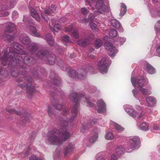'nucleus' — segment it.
Returning a JSON list of instances; mask_svg holds the SVG:
<instances>
[{"mask_svg": "<svg viewBox=\"0 0 160 160\" xmlns=\"http://www.w3.org/2000/svg\"><path fill=\"white\" fill-rule=\"evenodd\" d=\"M3 52L4 55L0 60L3 65L8 64L14 66L17 64L25 68L27 65H31L34 61L32 58L26 56L22 46L17 42L13 43V47L8 48V52L7 49H4Z\"/></svg>", "mask_w": 160, "mask_h": 160, "instance_id": "obj_1", "label": "nucleus"}, {"mask_svg": "<svg viewBox=\"0 0 160 160\" xmlns=\"http://www.w3.org/2000/svg\"><path fill=\"white\" fill-rule=\"evenodd\" d=\"M59 130L54 129L48 133V140L49 143L53 145H59L62 142L68 140L71 134L66 129V127H62Z\"/></svg>", "mask_w": 160, "mask_h": 160, "instance_id": "obj_2", "label": "nucleus"}, {"mask_svg": "<svg viewBox=\"0 0 160 160\" xmlns=\"http://www.w3.org/2000/svg\"><path fill=\"white\" fill-rule=\"evenodd\" d=\"M52 105L58 110H63L62 115L60 118V126L62 127H67L68 124V114L69 109L68 108L65 107L64 105L58 104L57 101L54 100L52 102Z\"/></svg>", "mask_w": 160, "mask_h": 160, "instance_id": "obj_3", "label": "nucleus"}, {"mask_svg": "<svg viewBox=\"0 0 160 160\" xmlns=\"http://www.w3.org/2000/svg\"><path fill=\"white\" fill-rule=\"evenodd\" d=\"M85 96L82 94H77L76 92H73L71 93L70 96V99L73 100L75 103L73 108L72 111V116L70 119V121L72 122L74 120V118L77 116L78 112V104L77 102L80 100L84 99Z\"/></svg>", "mask_w": 160, "mask_h": 160, "instance_id": "obj_4", "label": "nucleus"}, {"mask_svg": "<svg viewBox=\"0 0 160 160\" xmlns=\"http://www.w3.org/2000/svg\"><path fill=\"white\" fill-rule=\"evenodd\" d=\"M144 78L143 77L137 79L132 77L131 78V82L133 87L137 88L143 94H150V91L143 88L144 87Z\"/></svg>", "mask_w": 160, "mask_h": 160, "instance_id": "obj_5", "label": "nucleus"}, {"mask_svg": "<svg viewBox=\"0 0 160 160\" xmlns=\"http://www.w3.org/2000/svg\"><path fill=\"white\" fill-rule=\"evenodd\" d=\"M38 58L43 59L47 61V62L50 65H53L55 62L56 57L53 54H50L42 50L36 53Z\"/></svg>", "mask_w": 160, "mask_h": 160, "instance_id": "obj_6", "label": "nucleus"}, {"mask_svg": "<svg viewBox=\"0 0 160 160\" xmlns=\"http://www.w3.org/2000/svg\"><path fill=\"white\" fill-rule=\"evenodd\" d=\"M140 139L138 137L129 138L128 142L125 146V150L128 152H130L133 150L138 149L140 147Z\"/></svg>", "mask_w": 160, "mask_h": 160, "instance_id": "obj_7", "label": "nucleus"}, {"mask_svg": "<svg viewBox=\"0 0 160 160\" xmlns=\"http://www.w3.org/2000/svg\"><path fill=\"white\" fill-rule=\"evenodd\" d=\"M16 28L15 25L13 23L9 22L8 23L5 29V34L2 37V38L5 40L8 41H10L13 40L14 38V36L10 35L7 34V32L11 33L16 30Z\"/></svg>", "mask_w": 160, "mask_h": 160, "instance_id": "obj_8", "label": "nucleus"}, {"mask_svg": "<svg viewBox=\"0 0 160 160\" xmlns=\"http://www.w3.org/2000/svg\"><path fill=\"white\" fill-rule=\"evenodd\" d=\"M111 63V61L108 58H103L98 64V70L100 73L105 74L107 72L108 68Z\"/></svg>", "mask_w": 160, "mask_h": 160, "instance_id": "obj_9", "label": "nucleus"}, {"mask_svg": "<svg viewBox=\"0 0 160 160\" xmlns=\"http://www.w3.org/2000/svg\"><path fill=\"white\" fill-rule=\"evenodd\" d=\"M87 71L84 69L82 68L78 69L77 72L74 70H70L69 72V77L80 79L83 80L86 77Z\"/></svg>", "mask_w": 160, "mask_h": 160, "instance_id": "obj_10", "label": "nucleus"}, {"mask_svg": "<svg viewBox=\"0 0 160 160\" xmlns=\"http://www.w3.org/2000/svg\"><path fill=\"white\" fill-rule=\"evenodd\" d=\"M105 0H97L95 5V8L97 10L94 11L95 13H96V14L102 13L106 10L107 6L104 4V2H105Z\"/></svg>", "mask_w": 160, "mask_h": 160, "instance_id": "obj_11", "label": "nucleus"}, {"mask_svg": "<svg viewBox=\"0 0 160 160\" xmlns=\"http://www.w3.org/2000/svg\"><path fill=\"white\" fill-rule=\"evenodd\" d=\"M104 46L106 49L108 51V53L111 57H114L116 53L118 52L115 47L110 42H106L104 43Z\"/></svg>", "mask_w": 160, "mask_h": 160, "instance_id": "obj_12", "label": "nucleus"}, {"mask_svg": "<svg viewBox=\"0 0 160 160\" xmlns=\"http://www.w3.org/2000/svg\"><path fill=\"white\" fill-rule=\"evenodd\" d=\"M124 109L130 116L133 118L137 117V112L132 108V106L128 105H125L124 106Z\"/></svg>", "mask_w": 160, "mask_h": 160, "instance_id": "obj_13", "label": "nucleus"}, {"mask_svg": "<svg viewBox=\"0 0 160 160\" xmlns=\"http://www.w3.org/2000/svg\"><path fill=\"white\" fill-rule=\"evenodd\" d=\"M97 107L96 108L97 111L99 113H101L105 112L106 111V105L100 99L97 102Z\"/></svg>", "mask_w": 160, "mask_h": 160, "instance_id": "obj_14", "label": "nucleus"}, {"mask_svg": "<svg viewBox=\"0 0 160 160\" xmlns=\"http://www.w3.org/2000/svg\"><path fill=\"white\" fill-rule=\"evenodd\" d=\"M55 21V20L52 19L51 20V23L49 24V27L51 30L54 33V32H57L60 30L61 27L58 24H54Z\"/></svg>", "mask_w": 160, "mask_h": 160, "instance_id": "obj_15", "label": "nucleus"}, {"mask_svg": "<svg viewBox=\"0 0 160 160\" xmlns=\"http://www.w3.org/2000/svg\"><path fill=\"white\" fill-rule=\"evenodd\" d=\"M19 40L24 44L28 45L31 42L30 39L25 34L21 35L19 38Z\"/></svg>", "mask_w": 160, "mask_h": 160, "instance_id": "obj_16", "label": "nucleus"}, {"mask_svg": "<svg viewBox=\"0 0 160 160\" xmlns=\"http://www.w3.org/2000/svg\"><path fill=\"white\" fill-rule=\"evenodd\" d=\"M144 69L150 74H153L155 72V68L148 62L145 63Z\"/></svg>", "mask_w": 160, "mask_h": 160, "instance_id": "obj_17", "label": "nucleus"}, {"mask_svg": "<svg viewBox=\"0 0 160 160\" xmlns=\"http://www.w3.org/2000/svg\"><path fill=\"white\" fill-rule=\"evenodd\" d=\"M132 92L134 97L139 101L141 104L143 105L144 102L142 99H144V98L141 96L140 93L138 90L135 89L132 90Z\"/></svg>", "mask_w": 160, "mask_h": 160, "instance_id": "obj_18", "label": "nucleus"}, {"mask_svg": "<svg viewBox=\"0 0 160 160\" xmlns=\"http://www.w3.org/2000/svg\"><path fill=\"white\" fill-rule=\"evenodd\" d=\"M146 99L148 105L149 107H153L156 103V99L153 97H148L146 98Z\"/></svg>", "mask_w": 160, "mask_h": 160, "instance_id": "obj_19", "label": "nucleus"}, {"mask_svg": "<svg viewBox=\"0 0 160 160\" xmlns=\"http://www.w3.org/2000/svg\"><path fill=\"white\" fill-rule=\"evenodd\" d=\"M29 8L31 15L32 17L37 21L39 22L40 21V16L38 14L36 11L33 8L30 6V5H29Z\"/></svg>", "mask_w": 160, "mask_h": 160, "instance_id": "obj_20", "label": "nucleus"}, {"mask_svg": "<svg viewBox=\"0 0 160 160\" xmlns=\"http://www.w3.org/2000/svg\"><path fill=\"white\" fill-rule=\"evenodd\" d=\"M38 44L35 43H32L28 47V49L31 54L33 53L38 49Z\"/></svg>", "mask_w": 160, "mask_h": 160, "instance_id": "obj_21", "label": "nucleus"}, {"mask_svg": "<svg viewBox=\"0 0 160 160\" xmlns=\"http://www.w3.org/2000/svg\"><path fill=\"white\" fill-rule=\"evenodd\" d=\"M111 24L113 27L120 29V31L122 32L123 29L121 26L120 23L119 21L115 19H112L111 21Z\"/></svg>", "mask_w": 160, "mask_h": 160, "instance_id": "obj_22", "label": "nucleus"}, {"mask_svg": "<svg viewBox=\"0 0 160 160\" xmlns=\"http://www.w3.org/2000/svg\"><path fill=\"white\" fill-rule=\"evenodd\" d=\"M74 149V145L71 143H69L65 149L64 153V156H67L68 153L73 151Z\"/></svg>", "mask_w": 160, "mask_h": 160, "instance_id": "obj_23", "label": "nucleus"}, {"mask_svg": "<svg viewBox=\"0 0 160 160\" xmlns=\"http://www.w3.org/2000/svg\"><path fill=\"white\" fill-rule=\"evenodd\" d=\"M90 40L88 38L79 39L77 42L78 44L82 47H85L90 43Z\"/></svg>", "mask_w": 160, "mask_h": 160, "instance_id": "obj_24", "label": "nucleus"}, {"mask_svg": "<svg viewBox=\"0 0 160 160\" xmlns=\"http://www.w3.org/2000/svg\"><path fill=\"white\" fill-rule=\"evenodd\" d=\"M29 28L32 35L38 38L40 37L41 36L39 33L38 32L37 30L35 27L30 25L29 27Z\"/></svg>", "mask_w": 160, "mask_h": 160, "instance_id": "obj_25", "label": "nucleus"}, {"mask_svg": "<svg viewBox=\"0 0 160 160\" xmlns=\"http://www.w3.org/2000/svg\"><path fill=\"white\" fill-rule=\"evenodd\" d=\"M34 88L31 86V84L28 83L26 85V92L30 96H31L32 94Z\"/></svg>", "mask_w": 160, "mask_h": 160, "instance_id": "obj_26", "label": "nucleus"}, {"mask_svg": "<svg viewBox=\"0 0 160 160\" xmlns=\"http://www.w3.org/2000/svg\"><path fill=\"white\" fill-rule=\"evenodd\" d=\"M45 39L49 45L51 46L53 45L54 44V41L50 33H48L46 35Z\"/></svg>", "mask_w": 160, "mask_h": 160, "instance_id": "obj_27", "label": "nucleus"}, {"mask_svg": "<svg viewBox=\"0 0 160 160\" xmlns=\"http://www.w3.org/2000/svg\"><path fill=\"white\" fill-rule=\"evenodd\" d=\"M56 7L54 5H52L51 8H49L46 9L45 11V13L46 15H49L52 12H54L56 9Z\"/></svg>", "mask_w": 160, "mask_h": 160, "instance_id": "obj_28", "label": "nucleus"}, {"mask_svg": "<svg viewBox=\"0 0 160 160\" xmlns=\"http://www.w3.org/2000/svg\"><path fill=\"white\" fill-rule=\"evenodd\" d=\"M104 137L107 140H111L114 139V136L112 132H108L106 133Z\"/></svg>", "mask_w": 160, "mask_h": 160, "instance_id": "obj_29", "label": "nucleus"}, {"mask_svg": "<svg viewBox=\"0 0 160 160\" xmlns=\"http://www.w3.org/2000/svg\"><path fill=\"white\" fill-rule=\"evenodd\" d=\"M125 149V148H124L122 146H119L116 149V153L118 156H120L123 154Z\"/></svg>", "mask_w": 160, "mask_h": 160, "instance_id": "obj_30", "label": "nucleus"}, {"mask_svg": "<svg viewBox=\"0 0 160 160\" xmlns=\"http://www.w3.org/2000/svg\"><path fill=\"white\" fill-rule=\"evenodd\" d=\"M127 11V8L126 5L124 3H122L121 6V10L120 15L121 16H123Z\"/></svg>", "mask_w": 160, "mask_h": 160, "instance_id": "obj_31", "label": "nucleus"}, {"mask_svg": "<svg viewBox=\"0 0 160 160\" xmlns=\"http://www.w3.org/2000/svg\"><path fill=\"white\" fill-rule=\"evenodd\" d=\"M140 128L143 131H147L149 129V124L146 122H143L141 124Z\"/></svg>", "mask_w": 160, "mask_h": 160, "instance_id": "obj_32", "label": "nucleus"}, {"mask_svg": "<svg viewBox=\"0 0 160 160\" xmlns=\"http://www.w3.org/2000/svg\"><path fill=\"white\" fill-rule=\"evenodd\" d=\"M112 124L117 130L119 132H121L124 130V128L123 127L116 122H113Z\"/></svg>", "mask_w": 160, "mask_h": 160, "instance_id": "obj_33", "label": "nucleus"}, {"mask_svg": "<svg viewBox=\"0 0 160 160\" xmlns=\"http://www.w3.org/2000/svg\"><path fill=\"white\" fill-rule=\"evenodd\" d=\"M18 1V0H10L9 6H8L7 8V9H9L13 8L15 6Z\"/></svg>", "mask_w": 160, "mask_h": 160, "instance_id": "obj_34", "label": "nucleus"}, {"mask_svg": "<svg viewBox=\"0 0 160 160\" xmlns=\"http://www.w3.org/2000/svg\"><path fill=\"white\" fill-rule=\"evenodd\" d=\"M60 152V149L59 148H57L55 151V153L54 154L53 156V159L54 160H60L59 157Z\"/></svg>", "mask_w": 160, "mask_h": 160, "instance_id": "obj_35", "label": "nucleus"}, {"mask_svg": "<svg viewBox=\"0 0 160 160\" xmlns=\"http://www.w3.org/2000/svg\"><path fill=\"white\" fill-rule=\"evenodd\" d=\"M102 41L99 38L96 39L95 42V46L96 48H98L100 47L102 44Z\"/></svg>", "mask_w": 160, "mask_h": 160, "instance_id": "obj_36", "label": "nucleus"}, {"mask_svg": "<svg viewBox=\"0 0 160 160\" xmlns=\"http://www.w3.org/2000/svg\"><path fill=\"white\" fill-rule=\"evenodd\" d=\"M95 17V16H93L91 18L90 16H89L88 17V20L85 18H84L81 19L80 20V22L83 23H87L88 20L91 21L92 19L94 18Z\"/></svg>", "mask_w": 160, "mask_h": 160, "instance_id": "obj_37", "label": "nucleus"}, {"mask_svg": "<svg viewBox=\"0 0 160 160\" xmlns=\"http://www.w3.org/2000/svg\"><path fill=\"white\" fill-rule=\"evenodd\" d=\"M109 35L112 37H115L117 36L118 32L114 29H111L109 32Z\"/></svg>", "mask_w": 160, "mask_h": 160, "instance_id": "obj_38", "label": "nucleus"}, {"mask_svg": "<svg viewBox=\"0 0 160 160\" xmlns=\"http://www.w3.org/2000/svg\"><path fill=\"white\" fill-rule=\"evenodd\" d=\"M144 113L142 112L139 113L137 112V116L136 118H134L137 120L143 119L145 118L144 117Z\"/></svg>", "mask_w": 160, "mask_h": 160, "instance_id": "obj_39", "label": "nucleus"}, {"mask_svg": "<svg viewBox=\"0 0 160 160\" xmlns=\"http://www.w3.org/2000/svg\"><path fill=\"white\" fill-rule=\"evenodd\" d=\"M98 135L97 134L90 137L89 138V141L91 143L94 142L98 138Z\"/></svg>", "mask_w": 160, "mask_h": 160, "instance_id": "obj_40", "label": "nucleus"}, {"mask_svg": "<svg viewBox=\"0 0 160 160\" xmlns=\"http://www.w3.org/2000/svg\"><path fill=\"white\" fill-rule=\"evenodd\" d=\"M155 29L156 34L160 31V20L158 21L155 26Z\"/></svg>", "mask_w": 160, "mask_h": 160, "instance_id": "obj_41", "label": "nucleus"}, {"mask_svg": "<svg viewBox=\"0 0 160 160\" xmlns=\"http://www.w3.org/2000/svg\"><path fill=\"white\" fill-rule=\"evenodd\" d=\"M73 25L71 24L65 27V32H69L72 29Z\"/></svg>", "mask_w": 160, "mask_h": 160, "instance_id": "obj_42", "label": "nucleus"}, {"mask_svg": "<svg viewBox=\"0 0 160 160\" xmlns=\"http://www.w3.org/2000/svg\"><path fill=\"white\" fill-rule=\"evenodd\" d=\"M73 36L76 38H79V34L78 29H74L72 32Z\"/></svg>", "mask_w": 160, "mask_h": 160, "instance_id": "obj_43", "label": "nucleus"}, {"mask_svg": "<svg viewBox=\"0 0 160 160\" xmlns=\"http://www.w3.org/2000/svg\"><path fill=\"white\" fill-rule=\"evenodd\" d=\"M89 12L88 10L85 8H82L81 10V12L82 14L85 16Z\"/></svg>", "mask_w": 160, "mask_h": 160, "instance_id": "obj_44", "label": "nucleus"}, {"mask_svg": "<svg viewBox=\"0 0 160 160\" xmlns=\"http://www.w3.org/2000/svg\"><path fill=\"white\" fill-rule=\"evenodd\" d=\"M7 112H9V113H14L17 114L18 115H20L21 114V112L19 111H17L13 109H7Z\"/></svg>", "mask_w": 160, "mask_h": 160, "instance_id": "obj_45", "label": "nucleus"}, {"mask_svg": "<svg viewBox=\"0 0 160 160\" xmlns=\"http://www.w3.org/2000/svg\"><path fill=\"white\" fill-rule=\"evenodd\" d=\"M91 29L94 31L98 32V29L97 27V25L95 23H91Z\"/></svg>", "mask_w": 160, "mask_h": 160, "instance_id": "obj_46", "label": "nucleus"}, {"mask_svg": "<svg viewBox=\"0 0 160 160\" xmlns=\"http://www.w3.org/2000/svg\"><path fill=\"white\" fill-rule=\"evenodd\" d=\"M29 160H45L44 158H40L34 155H32L29 158Z\"/></svg>", "mask_w": 160, "mask_h": 160, "instance_id": "obj_47", "label": "nucleus"}, {"mask_svg": "<svg viewBox=\"0 0 160 160\" xmlns=\"http://www.w3.org/2000/svg\"><path fill=\"white\" fill-rule=\"evenodd\" d=\"M85 100L87 102V103L88 104V105L90 106V107H93L94 106V104L93 103H92L90 101L89 98H88L85 97Z\"/></svg>", "mask_w": 160, "mask_h": 160, "instance_id": "obj_48", "label": "nucleus"}, {"mask_svg": "<svg viewBox=\"0 0 160 160\" xmlns=\"http://www.w3.org/2000/svg\"><path fill=\"white\" fill-rule=\"evenodd\" d=\"M62 39V41L66 42H69L70 41V37L67 35L64 36Z\"/></svg>", "mask_w": 160, "mask_h": 160, "instance_id": "obj_49", "label": "nucleus"}, {"mask_svg": "<svg viewBox=\"0 0 160 160\" xmlns=\"http://www.w3.org/2000/svg\"><path fill=\"white\" fill-rule=\"evenodd\" d=\"M97 91V88L94 86L91 87L89 89V92L91 93L96 92Z\"/></svg>", "mask_w": 160, "mask_h": 160, "instance_id": "obj_50", "label": "nucleus"}, {"mask_svg": "<svg viewBox=\"0 0 160 160\" xmlns=\"http://www.w3.org/2000/svg\"><path fill=\"white\" fill-rule=\"evenodd\" d=\"M96 160H105V159L100 153H98L96 155Z\"/></svg>", "mask_w": 160, "mask_h": 160, "instance_id": "obj_51", "label": "nucleus"}, {"mask_svg": "<svg viewBox=\"0 0 160 160\" xmlns=\"http://www.w3.org/2000/svg\"><path fill=\"white\" fill-rule=\"evenodd\" d=\"M18 16V13L17 11H14L12 13V17L13 19H16Z\"/></svg>", "mask_w": 160, "mask_h": 160, "instance_id": "obj_52", "label": "nucleus"}, {"mask_svg": "<svg viewBox=\"0 0 160 160\" xmlns=\"http://www.w3.org/2000/svg\"><path fill=\"white\" fill-rule=\"evenodd\" d=\"M54 83L55 85H59L61 83V81L59 78H57L55 79Z\"/></svg>", "mask_w": 160, "mask_h": 160, "instance_id": "obj_53", "label": "nucleus"}, {"mask_svg": "<svg viewBox=\"0 0 160 160\" xmlns=\"http://www.w3.org/2000/svg\"><path fill=\"white\" fill-rule=\"evenodd\" d=\"M118 40L121 43V44H122L126 41V39L124 38H122L119 37L118 38Z\"/></svg>", "mask_w": 160, "mask_h": 160, "instance_id": "obj_54", "label": "nucleus"}, {"mask_svg": "<svg viewBox=\"0 0 160 160\" xmlns=\"http://www.w3.org/2000/svg\"><path fill=\"white\" fill-rule=\"evenodd\" d=\"M85 2L86 3V5L88 6V5L90 7H91V8L92 10L94 9V8L92 6V4L89 0H85Z\"/></svg>", "mask_w": 160, "mask_h": 160, "instance_id": "obj_55", "label": "nucleus"}, {"mask_svg": "<svg viewBox=\"0 0 160 160\" xmlns=\"http://www.w3.org/2000/svg\"><path fill=\"white\" fill-rule=\"evenodd\" d=\"M87 72H89L91 74L93 73V68L91 66L88 67L87 68Z\"/></svg>", "mask_w": 160, "mask_h": 160, "instance_id": "obj_56", "label": "nucleus"}, {"mask_svg": "<svg viewBox=\"0 0 160 160\" xmlns=\"http://www.w3.org/2000/svg\"><path fill=\"white\" fill-rule=\"evenodd\" d=\"M110 160H118V158L115 154H113L111 155Z\"/></svg>", "mask_w": 160, "mask_h": 160, "instance_id": "obj_57", "label": "nucleus"}, {"mask_svg": "<svg viewBox=\"0 0 160 160\" xmlns=\"http://www.w3.org/2000/svg\"><path fill=\"white\" fill-rule=\"evenodd\" d=\"M97 122L96 119H94L92 120L90 124L89 125V126H92L94 125Z\"/></svg>", "mask_w": 160, "mask_h": 160, "instance_id": "obj_58", "label": "nucleus"}, {"mask_svg": "<svg viewBox=\"0 0 160 160\" xmlns=\"http://www.w3.org/2000/svg\"><path fill=\"white\" fill-rule=\"evenodd\" d=\"M48 115L49 116H51L52 113V109L50 107H48Z\"/></svg>", "mask_w": 160, "mask_h": 160, "instance_id": "obj_59", "label": "nucleus"}, {"mask_svg": "<svg viewBox=\"0 0 160 160\" xmlns=\"http://www.w3.org/2000/svg\"><path fill=\"white\" fill-rule=\"evenodd\" d=\"M153 129L155 130H158L159 129V127L157 124H154L153 126Z\"/></svg>", "mask_w": 160, "mask_h": 160, "instance_id": "obj_60", "label": "nucleus"}, {"mask_svg": "<svg viewBox=\"0 0 160 160\" xmlns=\"http://www.w3.org/2000/svg\"><path fill=\"white\" fill-rule=\"evenodd\" d=\"M25 79L29 82H31L32 81V78L29 77H26L25 78Z\"/></svg>", "mask_w": 160, "mask_h": 160, "instance_id": "obj_61", "label": "nucleus"}, {"mask_svg": "<svg viewBox=\"0 0 160 160\" xmlns=\"http://www.w3.org/2000/svg\"><path fill=\"white\" fill-rule=\"evenodd\" d=\"M11 75L13 77H16L17 76L18 74L15 72L12 71L11 72Z\"/></svg>", "mask_w": 160, "mask_h": 160, "instance_id": "obj_62", "label": "nucleus"}, {"mask_svg": "<svg viewBox=\"0 0 160 160\" xmlns=\"http://www.w3.org/2000/svg\"><path fill=\"white\" fill-rule=\"evenodd\" d=\"M88 58L93 59L94 58L95 56L93 55H92L91 53H88Z\"/></svg>", "mask_w": 160, "mask_h": 160, "instance_id": "obj_63", "label": "nucleus"}, {"mask_svg": "<svg viewBox=\"0 0 160 160\" xmlns=\"http://www.w3.org/2000/svg\"><path fill=\"white\" fill-rule=\"evenodd\" d=\"M25 114V115H24V118H25V120H27L29 118V117L30 116V114L27 113L26 114Z\"/></svg>", "mask_w": 160, "mask_h": 160, "instance_id": "obj_64", "label": "nucleus"}]
</instances>
